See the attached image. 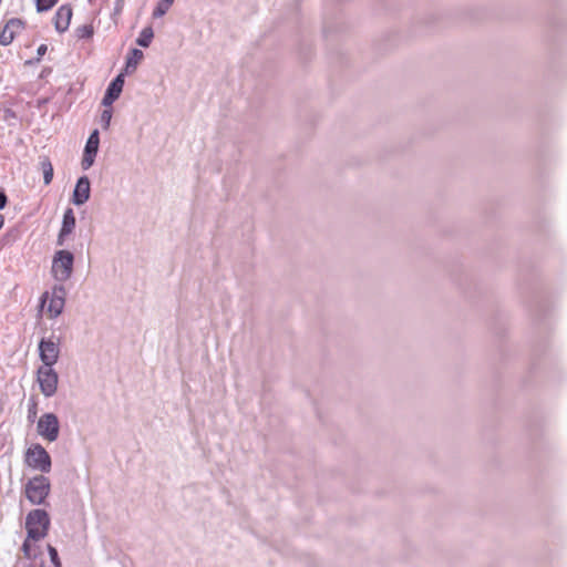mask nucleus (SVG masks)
Segmentation results:
<instances>
[{
	"instance_id": "obj_11",
	"label": "nucleus",
	"mask_w": 567,
	"mask_h": 567,
	"mask_svg": "<svg viewBox=\"0 0 567 567\" xmlns=\"http://www.w3.org/2000/svg\"><path fill=\"white\" fill-rule=\"evenodd\" d=\"M23 22L20 19L9 20L0 33V43L2 45L10 44L14 40L16 35L23 30Z\"/></svg>"
},
{
	"instance_id": "obj_10",
	"label": "nucleus",
	"mask_w": 567,
	"mask_h": 567,
	"mask_svg": "<svg viewBox=\"0 0 567 567\" xmlns=\"http://www.w3.org/2000/svg\"><path fill=\"white\" fill-rule=\"evenodd\" d=\"M91 183L87 176L78 179L72 195V203L76 206L85 204L90 199Z\"/></svg>"
},
{
	"instance_id": "obj_5",
	"label": "nucleus",
	"mask_w": 567,
	"mask_h": 567,
	"mask_svg": "<svg viewBox=\"0 0 567 567\" xmlns=\"http://www.w3.org/2000/svg\"><path fill=\"white\" fill-rule=\"evenodd\" d=\"M66 290L63 285H54L51 291H45L40 298L41 309L47 307V313L50 318L59 317L65 305Z\"/></svg>"
},
{
	"instance_id": "obj_24",
	"label": "nucleus",
	"mask_w": 567,
	"mask_h": 567,
	"mask_svg": "<svg viewBox=\"0 0 567 567\" xmlns=\"http://www.w3.org/2000/svg\"><path fill=\"white\" fill-rule=\"evenodd\" d=\"M92 33L93 31L89 27H83V29H81V37H91Z\"/></svg>"
},
{
	"instance_id": "obj_25",
	"label": "nucleus",
	"mask_w": 567,
	"mask_h": 567,
	"mask_svg": "<svg viewBox=\"0 0 567 567\" xmlns=\"http://www.w3.org/2000/svg\"><path fill=\"white\" fill-rule=\"evenodd\" d=\"M7 204V196L3 192H0V209H3Z\"/></svg>"
},
{
	"instance_id": "obj_4",
	"label": "nucleus",
	"mask_w": 567,
	"mask_h": 567,
	"mask_svg": "<svg viewBox=\"0 0 567 567\" xmlns=\"http://www.w3.org/2000/svg\"><path fill=\"white\" fill-rule=\"evenodd\" d=\"M24 464L33 471L49 473L52 467V460L40 443H32L24 452Z\"/></svg>"
},
{
	"instance_id": "obj_2",
	"label": "nucleus",
	"mask_w": 567,
	"mask_h": 567,
	"mask_svg": "<svg viewBox=\"0 0 567 567\" xmlns=\"http://www.w3.org/2000/svg\"><path fill=\"white\" fill-rule=\"evenodd\" d=\"M51 491L50 480L44 475H35L28 480L23 492L32 505H43Z\"/></svg>"
},
{
	"instance_id": "obj_27",
	"label": "nucleus",
	"mask_w": 567,
	"mask_h": 567,
	"mask_svg": "<svg viewBox=\"0 0 567 567\" xmlns=\"http://www.w3.org/2000/svg\"><path fill=\"white\" fill-rule=\"evenodd\" d=\"M4 224V217L2 215H0V229L2 228Z\"/></svg>"
},
{
	"instance_id": "obj_14",
	"label": "nucleus",
	"mask_w": 567,
	"mask_h": 567,
	"mask_svg": "<svg viewBox=\"0 0 567 567\" xmlns=\"http://www.w3.org/2000/svg\"><path fill=\"white\" fill-rule=\"evenodd\" d=\"M72 9L68 4L61 6L55 12L54 25L58 32H64L70 25Z\"/></svg>"
},
{
	"instance_id": "obj_29",
	"label": "nucleus",
	"mask_w": 567,
	"mask_h": 567,
	"mask_svg": "<svg viewBox=\"0 0 567 567\" xmlns=\"http://www.w3.org/2000/svg\"><path fill=\"white\" fill-rule=\"evenodd\" d=\"M40 567H43V566H40Z\"/></svg>"
},
{
	"instance_id": "obj_18",
	"label": "nucleus",
	"mask_w": 567,
	"mask_h": 567,
	"mask_svg": "<svg viewBox=\"0 0 567 567\" xmlns=\"http://www.w3.org/2000/svg\"><path fill=\"white\" fill-rule=\"evenodd\" d=\"M153 38H154L153 29L151 27H146L140 32V35L136 39V43L140 47L147 48V47H150Z\"/></svg>"
},
{
	"instance_id": "obj_23",
	"label": "nucleus",
	"mask_w": 567,
	"mask_h": 567,
	"mask_svg": "<svg viewBox=\"0 0 567 567\" xmlns=\"http://www.w3.org/2000/svg\"><path fill=\"white\" fill-rule=\"evenodd\" d=\"M112 120V111L111 110H104L101 114V123L103 128H109L110 123Z\"/></svg>"
},
{
	"instance_id": "obj_22",
	"label": "nucleus",
	"mask_w": 567,
	"mask_h": 567,
	"mask_svg": "<svg viewBox=\"0 0 567 567\" xmlns=\"http://www.w3.org/2000/svg\"><path fill=\"white\" fill-rule=\"evenodd\" d=\"M47 549H48L52 565L54 567H62L58 550L52 545H48Z\"/></svg>"
},
{
	"instance_id": "obj_19",
	"label": "nucleus",
	"mask_w": 567,
	"mask_h": 567,
	"mask_svg": "<svg viewBox=\"0 0 567 567\" xmlns=\"http://www.w3.org/2000/svg\"><path fill=\"white\" fill-rule=\"evenodd\" d=\"M174 0H161L153 11V18L163 17L172 7Z\"/></svg>"
},
{
	"instance_id": "obj_28",
	"label": "nucleus",
	"mask_w": 567,
	"mask_h": 567,
	"mask_svg": "<svg viewBox=\"0 0 567 567\" xmlns=\"http://www.w3.org/2000/svg\"><path fill=\"white\" fill-rule=\"evenodd\" d=\"M28 567H37V566H34V565H29Z\"/></svg>"
},
{
	"instance_id": "obj_15",
	"label": "nucleus",
	"mask_w": 567,
	"mask_h": 567,
	"mask_svg": "<svg viewBox=\"0 0 567 567\" xmlns=\"http://www.w3.org/2000/svg\"><path fill=\"white\" fill-rule=\"evenodd\" d=\"M144 53L140 49H132L126 59V72H133L143 60Z\"/></svg>"
},
{
	"instance_id": "obj_3",
	"label": "nucleus",
	"mask_w": 567,
	"mask_h": 567,
	"mask_svg": "<svg viewBox=\"0 0 567 567\" xmlns=\"http://www.w3.org/2000/svg\"><path fill=\"white\" fill-rule=\"evenodd\" d=\"M74 255L69 250H58L52 258V277L62 285L68 281L73 274Z\"/></svg>"
},
{
	"instance_id": "obj_20",
	"label": "nucleus",
	"mask_w": 567,
	"mask_h": 567,
	"mask_svg": "<svg viewBox=\"0 0 567 567\" xmlns=\"http://www.w3.org/2000/svg\"><path fill=\"white\" fill-rule=\"evenodd\" d=\"M38 415V402L34 398H31L28 403L27 419L30 423H33Z\"/></svg>"
},
{
	"instance_id": "obj_16",
	"label": "nucleus",
	"mask_w": 567,
	"mask_h": 567,
	"mask_svg": "<svg viewBox=\"0 0 567 567\" xmlns=\"http://www.w3.org/2000/svg\"><path fill=\"white\" fill-rule=\"evenodd\" d=\"M35 538H29V533H27V538L24 539L21 550L25 558L32 559L35 558L38 555L37 546H34V543H37Z\"/></svg>"
},
{
	"instance_id": "obj_17",
	"label": "nucleus",
	"mask_w": 567,
	"mask_h": 567,
	"mask_svg": "<svg viewBox=\"0 0 567 567\" xmlns=\"http://www.w3.org/2000/svg\"><path fill=\"white\" fill-rule=\"evenodd\" d=\"M40 167L43 173V181L45 185H49L53 179V165L49 157H42L40 161Z\"/></svg>"
},
{
	"instance_id": "obj_7",
	"label": "nucleus",
	"mask_w": 567,
	"mask_h": 567,
	"mask_svg": "<svg viewBox=\"0 0 567 567\" xmlns=\"http://www.w3.org/2000/svg\"><path fill=\"white\" fill-rule=\"evenodd\" d=\"M37 433L48 442H55L60 434V422L52 412L42 414L37 422Z\"/></svg>"
},
{
	"instance_id": "obj_12",
	"label": "nucleus",
	"mask_w": 567,
	"mask_h": 567,
	"mask_svg": "<svg viewBox=\"0 0 567 567\" xmlns=\"http://www.w3.org/2000/svg\"><path fill=\"white\" fill-rule=\"evenodd\" d=\"M75 228V215L72 208H66L63 214L62 226L58 235L56 244L63 246L65 238L73 233Z\"/></svg>"
},
{
	"instance_id": "obj_13",
	"label": "nucleus",
	"mask_w": 567,
	"mask_h": 567,
	"mask_svg": "<svg viewBox=\"0 0 567 567\" xmlns=\"http://www.w3.org/2000/svg\"><path fill=\"white\" fill-rule=\"evenodd\" d=\"M124 85V79L122 74H118L109 85L106 93L102 100V104L111 106L115 100L118 99Z\"/></svg>"
},
{
	"instance_id": "obj_9",
	"label": "nucleus",
	"mask_w": 567,
	"mask_h": 567,
	"mask_svg": "<svg viewBox=\"0 0 567 567\" xmlns=\"http://www.w3.org/2000/svg\"><path fill=\"white\" fill-rule=\"evenodd\" d=\"M99 144H100L99 131L94 130L91 133V135L89 136L87 142L85 144L84 155L82 158V168L83 169H89L93 165L95 155L99 150Z\"/></svg>"
},
{
	"instance_id": "obj_8",
	"label": "nucleus",
	"mask_w": 567,
	"mask_h": 567,
	"mask_svg": "<svg viewBox=\"0 0 567 567\" xmlns=\"http://www.w3.org/2000/svg\"><path fill=\"white\" fill-rule=\"evenodd\" d=\"M39 355L42 361V365L53 367L60 357L59 342L54 341L52 338L42 339L39 342Z\"/></svg>"
},
{
	"instance_id": "obj_1",
	"label": "nucleus",
	"mask_w": 567,
	"mask_h": 567,
	"mask_svg": "<svg viewBox=\"0 0 567 567\" xmlns=\"http://www.w3.org/2000/svg\"><path fill=\"white\" fill-rule=\"evenodd\" d=\"M51 519L44 509H32L25 517V530L29 533V538L41 540L49 534Z\"/></svg>"
},
{
	"instance_id": "obj_26",
	"label": "nucleus",
	"mask_w": 567,
	"mask_h": 567,
	"mask_svg": "<svg viewBox=\"0 0 567 567\" xmlns=\"http://www.w3.org/2000/svg\"><path fill=\"white\" fill-rule=\"evenodd\" d=\"M47 50H48L47 45H45V44H41V45L38 48V55H39V56L44 55V54H45V52H47Z\"/></svg>"
},
{
	"instance_id": "obj_21",
	"label": "nucleus",
	"mask_w": 567,
	"mask_h": 567,
	"mask_svg": "<svg viewBox=\"0 0 567 567\" xmlns=\"http://www.w3.org/2000/svg\"><path fill=\"white\" fill-rule=\"evenodd\" d=\"M59 0H35L38 12L50 10Z\"/></svg>"
},
{
	"instance_id": "obj_6",
	"label": "nucleus",
	"mask_w": 567,
	"mask_h": 567,
	"mask_svg": "<svg viewBox=\"0 0 567 567\" xmlns=\"http://www.w3.org/2000/svg\"><path fill=\"white\" fill-rule=\"evenodd\" d=\"M37 382L45 398L53 396L58 391L59 375L53 367L41 365L37 370Z\"/></svg>"
}]
</instances>
